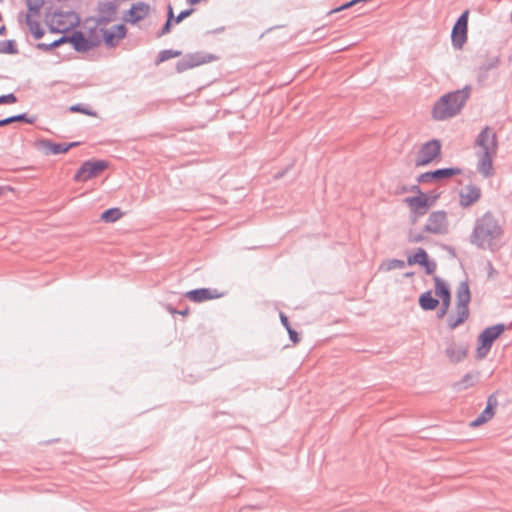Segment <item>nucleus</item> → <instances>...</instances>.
<instances>
[{"label":"nucleus","mask_w":512,"mask_h":512,"mask_svg":"<svg viewBox=\"0 0 512 512\" xmlns=\"http://www.w3.org/2000/svg\"><path fill=\"white\" fill-rule=\"evenodd\" d=\"M504 234L502 226L491 211L477 218L470 234V243L482 250L495 251Z\"/></svg>","instance_id":"f257e3e1"},{"label":"nucleus","mask_w":512,"mask_h":512,"mask_svg":"<svg viewBox=\"0 0 512 512\" xmlns=\"http://www.w3.org/2000/svg\"><path fill=\"white\" fill-rule=\"evenodd\" d=\"M470 94L471 86L469 85L460 90L444 94L433 106V119L442 121L459 114L469 99Z\"/></svg>","instance_id":"f03ea898"},{"label":"nucleus","mask_w":512,"mask_h":512,"mask_svg":"<svg viewBox=\"0 0 512 512\" xmlns=\"http://www.w3.org/2000/svg\"><path fill=\"white\" fill-rule=\"evenodd\" d=\"M506 329L507 326L504 323L485 328L478 336V345L475 354L476 359H484L490 352L494 341L498 339Z\"/></svg>","instance_id":"7ed1b4c3"},{"label":"nucleus","mask_w":512,"mask_h":512,"mask_svg":"<svg viewBox=\"0 0 512 512\" xmlns=\"http://www.w3.org/2000/svg\"><path fill=\"white\" fill-rule=\"evenodd\" d=\"M215 60H217V57L211 53H203V52L188 53L185 56H183L176 63L175 69L178 73H182L188 69H192L194 67H197L202 64H206V63H209V62H212Z\"/></svg>","instance_id":"20e7f679"},{"label":"nucleus","mask_w":512,"mask_h":512,"mask_svg":"<svg viewBox=\"0 0 512 512\" xmlns=\"http://www.w3.org/2000/svg\"><path fill=\"white\" fill-rule=\"evenodd\" d=\"M107 167L108 163L104 160L85 161L77 170L74 180L78 182H86L99 176Z\"/></svg>","instance_id":"39448f33"},{"label":"nucleus","mask_w":512,"mask_h":512,"mask_svg":"<svg viewBox=\"0 0 512 512\" xmlns=\"http://www.w3.org/2000/svg\"><path fill=\"white\" fill-rule=\"evenodd\" d=\"M449 231V222L447 213L444 210L432 212L424 225V232L445 235Z\"/></svg>","instance_id":"423d86ee"},{"label":"nucleus","mask_w":512,"mask_h":512,"mask_svg":"<svg viewBox=\"0 0 512 512\" xmlns=\"http://www.w3.org/2000/svg\"><path fill=\"white\" fill-rule=\"evenodd\" d=\"M441 154V142L437 139H432L424 143L418 151L415 166L423 167L430 164L433 160L438 158Z\"/></svg>","instance_id":"0eeeda50"},{"label":"nucleus","mask_w":512,"mask_h":512,"mask_svg":"<svg viewBox=\"0 0 512 512\" xmlns=\"http://www.w3.org/2000/svg\"><path fill=\"white\" fill-rule=\"evenodd\" d=\"M461 173L462 170L457 167L440 168L434 171H429L420 174L417 177V182L422 184L430 182H439L441 180L450 179L456 175H460Z\"/></svg>","instance_id":"6e6552de"},{"label":"nucleus","mask_w":512,"mask_h":512,"mask_svg":"<svg viewBox=\"0 0 512 512\" xmlns=\"http://www.w3.org/2000/svg\"><path fill=\"white\" fill-rule=\"evenodd\" d=\"M474 146L481 148V151L497 153L498 139L496 133L491 127L485 126L477 135Z\"/></svg>","instance_id":"1a4fd4ad"},{"label":"nucleus","mask_w":512,"mask_h":512,"mask_svg":"<svg viewBox=\"0 0 512 512\" xmlns=\"http://www.w3.org/2000/svg\"><path fill=\"white\" fill-rule=\"evenodd\" d=\"M469 345L465 342L457 343L453 338L446 339L445 356L452 364L462 362L468 355Z\"/></svg>","instance_id":"9d476101"},{"label":"nucleus","mask_w":512,"mask_h":512,"mask_svg":"<svg viewBox=\"0 0 512 512\" xmlns=\"http://www.w3.org/2000/svg\"><path fill=\"white\" fill-rule=\"evenodd\" d=\"M439 195L428 197L425 194L407 197L405 202L411 208V211L418 215H424L428 209L434 204Z\"/></svg>","instance_id":"9b49d317"},{"label":"nucleus","mask_w":512,"mask_h":512,"mask_svg":"<svg viewBox=\"0 0 512 512\" xmlns=\"http://www.w3.org/2000/svg\"><path fill=\"white\" fill-rule=\"evenodd\" d=\"M102 38L107 47L113 48L126 36L127 29L124 24L115 25L111 28L103 26Z\"/></svg>","instance_id":"f8f14e48"},{"label":"nucleus","mask_w":512,"mask_h":512,"mask_svg":"<svg viewBox=\"0 0 512 512\" xmlns=\"http://www.w3.org/2000/svg\"><path fill=\"white\" fill-rule=\"evenodd\" d=\"M117 10L118 6L114 2L108 1L100 3L95 22L97 25L106 26L110 22H113L117 19Z\"/></svg>","instance_id":"ddd939ff"},{"label":"nucleus","mask_w":512,"mask_h":512,"mask_svg":"<svg viewBox=\"0 0 512 512\" xmlns=\"http://www.w3.org/2000/svg\"><path fill=\"white\" fill-rule=\"evenodd\" d=\"M64 43H71L74 49L78 52H87L95 47V42H92L81 31H74L72 35H63Z\"/></svg>","instance_id":"4468645a"},{"label":"nucleus","mask_w":512,"mask_h":512,"mask_svg":"<svg viewBox=\"0 0 512 512\" xmlns=\"http://www.w3.org/2000/svg\"><path fill=\"white\" fill-rule=\"evenodd\" d=\"M150 12V6L144 2L138 1L131 5L130 9L123 15L125 22L135 24L140 20H143L148 16Z\"/></svg>","instance_id":"2eb2a0df"},{"label":"nucleus","mask_w":512,"mask_h":512,"mask_svg":"<svg viewBox=\"0 0 512 512\" xmlns=\"http://www.w3.org/2000/svg\"><path fill=\"white\" fill-rule=\"evenodd\" d=\"M481 198V189L473 184L464 186L459 192V204L462 208H469Z\"/></svg>","instance_id":"dca6fc26"},{"label":"nucleus","mask_w":512,"mask_h":512,"mask_svg":"<svg viewBox=\"0 0 512 512\" xmlns=\"http://www.w3.org/2000/svg\"><path fill=\"white\" fill-rule=\"evenodd\" d=\"M497 153L481 151L477 162V172L483 178H490L494 175L493 158Z\"/></svg>","instance_id":"f3484780"},{"label":"nucleus","mask_w":512,"mask_h":512,"mask_svg":"<svg viewBox=\"0 0 512 512\" xmlns=\"http://www.w3.org/2000/svg\"><path fill=\"white\" fill-rule=\"evenodd\" d=\"M498 405V400L496 395L493 393L488 396L487 398V405L485 409L480 413V415L474 419L471 423V427H478L486 422H488L490 419L493 418L495 414V408Z\"/></svg>","instance_id":"a211bd4d"},{"label":"nucleus","mask_w":512,"mask_h":512,"mask_svg":"<svg viewBox=\"0 0 512 512\" xmlns=\"http://www.w3.org/2000/svg\"><path fill=\"white\" fill-rule=\"evenodd\" d=\"M218 296L219 295L217 294V291L210 288H198L185 293V297L195 303H201L207 300L215 299Z\"/></svg>","instance_id":"6ab92c4d"},{"label":"nucleus","mask_w":512,"mask_h":512,"mask_svg":"<svg viewBox=\"0 0 512 512\" xmlns=\"http://www.w3.org/2000/svg\"><path fill=\"white\" fill-rule=\"evenodd\" d=\"M37 145L46 155H56L67 152L66 143H55L48 139H41L38 141Z\"/></svg>","instance_id":"aec40b11"},{"label":"nucleus","mask_w":512,"mask_h":512,"mask_svg":"<svg viewBox=\"0 0 512 512\" xmlns=\"http://www.w3.org/2000/svg\"><path fill=\"white\" fill-rule=\"evenodd\" d=\"M499 65V58L492 57L487 59L479 68L477 73V82L480 85H485L488 80V72L492 69L497 68Z\"/></svg>","instance_id":"412c9836"},{"label":"nucleus","mask_w":512,"mask_h":512,"mask_svg":"<svg viewBox=\"0 0 512 512\" xmlns=\"http://www.w3.org/2000/svg\"><path fill=\"white\" fill-rule=\"evenodd\" d=\"M468 28L454 25L451 32L452 46L461 49L467 41Z\"/></svg>","instance_id":"4be33fe9"},{"label":"nucleus","mask_w":512,"mask_h":512,"mask_svg":"<svg viewBox=\"0 0 512 512\" xmlns=\"http://www.w3.org/2000/svg\"><path fill=\"white\" fill-rule=\"evenodd\" d=\"M420 307L424 311H432L439 305V300L432 296L431 291L422 293L418 299Z\"/></svg>","instance_id":"5701e85b"},{"label":"nucleus","mask_w":512,"mask_h":512,"mask_svg":"<svg viewBox=\"0 0 512 512\" xmlns=\"http://www.w3.org/2000/svg\"><path fill=\"white\" fill-rule=\"evenodd\" d=\"M434 283L436 296L441 298L442 301H451V292L445 282L440 277L435 276Z\"/></svg>","instance_id":"b1692460"},{"label":"nucleus","mask_w":512,"mask_h":512,"mask_svg":"<svg viewBox=\"0 0 512 512\" xmlns=\"http://www.w3.org/2000/svg\"><path fill=\"white\" fill-rule=\"evenodd\" d=\"M456 305L468 306L471 300L470 289L467 282H461L456 292Z\"/></svg>","instance_id":"393cba45"},{"label":"nucleus","mask_w":512,"mask_h":512,"mask_svg":"<svg viewBox=\"0 0 512 512\" xmlns=\"http://www.w3.org/2000/svg\"><path fill=\"white\" fill-rule=\"evenodd\" d=\"M33 15H26V24L35 39H40L44 35V30L41 28L40 23L32 19Z\"/></svg>","instance_id":"a878e982"},{"label":"nucleus","mask_w":512,"mask_h":512,"mask_svg":"<svg viewBox=\"0 0 512 512\" xmlns=\"http://www.w3.org/2000/svg\"><path fill=\"white\" fill-rule=\"evenodd\" d=\"M427 259H429L427 252L423 248H418L416 250V252L414 253V255L409 256L407 258V264L408 265H414V264L422 265V264L426 263Z\"/></svg>","instance_id":"bb28decb"},{"label":"nucleus","mask_w":512,"mask_h":512,"mask_svg":"<svg viewBox=\"0 0 512 512\" xmlns=\"http://www.w3.org/2000/svg\"><path fill=\"white\" fill-rule=\"evenodd\" d=\"M280 320H281L282 325L286 328V330H287V332H288V334H289V338H290V340H291L294 344L298 343V342L300 341V337H299L298 332H297V331H295V330L291 327L290 322H289V320H288V317H287L284 313H282V312H280Z\"/></svg>","instance_id":"cd10ccee"},{"label":"nucleus","mask_w":512,"mask_h":512,"mask_svg":"<svg viewBox=\"0 0 512 512\" xmlns=\"http://www.w3.org/2000/svg\"><path fill=\"white\" fill-rule=\"evenodd\" d=\"M14 122H25V123L32 124V123H34V118H29L27 116V114H25V113L11 116V117L0 120V127H4V126L9 125Z\"/></svg>","instance_id":"c85d7f7f"},{"label":"nucleus","mask_w":512,"mask_h":512,"mask_svg":"<svg viewBox=\"0 0 512 512\" xmlns=\"http://www.w3.org/2000/svg\"><path fill=\"white\" fill-rule=\"evenodd\" d=\"M101 30H103V26L97 25V23L95 22V26L90 29L89 34L87 36L89 40L95 42V47L99 46L103 42Z\"/></svg>","instance_id":"c756f323"},{"label":"nucleus","mask_w":512,"mask_h":512,"mask_svg":"<svg viewBox=\"0 0 512 512\" xmlns=\"http://www.w3.org/2000/svg\"><path fill=\"white\" fill-rule=\"evenodd\" d=\"M406 263L404 260L400 259H389L383 262L380 266V269L385 271H391L394 269H403Z\"/></svg>","instance_id":"7c9ffc66"},{"label":"nucleus","mask_w":512,"mask_h":512,"mask_svg":"<svg viewBox=\"0 0 512 512\" xmlns=\"http://www.w3.org/2000/svg\"><path fill=\"white\" fill-rule=\"evenodd\" d=\"M18 48L14 40L0 41V53L1 54H18Z\"/></svg>","instance_id":"2f4dec72"},{"label":"nucleus","mask_w":512,"mask_h":512,"mask_svg":"<svg viewBox=\"0 0 512 512\" xmlns=\"http://www.w3.org/2000/svg\"><path fill=\"white\" fill-rule=\"evenodd\" d=\"M476 375H473L472 373L465 374L460 381L455 383V388L457 390H463L467 389L468 387H471L475 383Z\"/></svg>","instance_id":"473e14b6"},{"label":"nucleus","mask_w":512,"mask_h":512,"mask_svg":"<svg viewBox=\"0 0 512 512\" xmlns=\"http://www.w3.org/2000/svg\"><path fill=\"white\" fill-rule=\"evenodd\" d=\"M122 216L120 209L111 208L104 211L101 215V219L105 222H115Z\"/></svg>","instance_id":"72a5a7b5"},{"label":"nucleus","mask_w":512,"mask_h":512,"mask_svg":"<svg viewBox=\"0 0 512 512\" xmlns=\"http://www.w3.org/2000/svg\"><path fill=\"white\" fill-rule=\"evenodd\" d=\"M44 0H26L28 14L39 16Z\"/></svg>","instance_id":"f704fd0d"},{"label":"nucleus","mask_w":512,"mask_h":512,"mask_svg":"<svg viewBox=\"0 0 512 512\" xmlns=\"http://www.w3.org/2000/svg\"><path fill=\"white\" fill-rule=\"evenodd\" d=\"M62 44H64V38L60 37L59 39H57L49 44L38 43L36 45V48L43 52H50L52 49L57 48V47L61 46Z\"/></svg>","instance_id":"c9c22d12"},{"label":"nucleus","mask_w":512,"mask_h":512,"mask_svg":"<svg viewBox=\"0 0 512 512\" xmlns=\"http://www.w3.org/2000/svg\"><path fill=\"white\" fill-rule=\"evenodd\" d=\"M424 229L421 232H416L414 230H410L408 233L407 240L409 243H420L427 240V236L425 235Z\"/></svg>","instance_id":"e433bc0d"},{"label":"nucleus","mask_w":512,"mask_h":512,"mask_svg":"<svg viewBox=\"0 0 512 512\" xmlns=\"http://www.w3.org/2000/svg\"><path fill=\"white\" fill-rule=\"evenodd\" d=\"M175 18L176 17H174L173 9H172L171 5H168L167 20H166L165 24L162 26V35L170 32L171 25L174 22Z\"/></svg>","instance_id":"4c0bfd02"},{"label":"nucleus","mask_w":512,"mask_h":512,"mask_svg":"<svg viewBox=\"0 0 512 512\" xmlns=\"http://www.w3.org/2000/svg\"><path fill=\"white\" fill-rule=\"evenodd\" d=\"M69 111L72 113H82V114L89 115V116H96V112L91 111L90 109L86 108L82 104L72 105L69 108Z\"/></svg>","instance_id":"58836bf2"},{"label":"nucleus","mask_w":512,"mask_h":512,"mask_svg":"<svg viewBox=\"0 0 512 512\" xmlns=\"http://www.w3.org/2000/svg\"><path fill=\"white\" fill-rule=\"evenodd\" d=\"M447 322L450 329H455L461 324H463L465 321L463 320L462 317L450 315L447 319Z\"/></svg>","instance_id":"ea45409f"},{"label":"nucleus","mask_w":512,"mask_h":512,"mask_svg":"<svg viewBox=\"0 0 512 512\" xmlns=\"http://www.w3.org/2000/svg\"><path fill=\"white\" fill-rule=\"evenodd\" d=\"M180 55H181V51H178V50H172V49L162 50V62L169 60L171 58H174V57H178Z\"/></svg>","instance_id":"a19ab883"},{"label":"nucleus","mask_w":512,"mask_h":512,"mask_svg":"<svg viewBox=\"0 0 512 512\" xmlns=\"http://www.w3.org/2000/svg\"><path fill=\"white\" fill-rule=\"evenodd\" d=\"M469 10H465L456 20L454 25L463 26L468 28Z\"/></svg>","instance_id":"79ce46f5"},{"label":"nucleus","mask_w":512,"mask_h":512,"mask_svg":"<svg viewBox=\"0 0 512 512\" xmlns=\"http://www.w3.org/2000/svg\"><path fill=\"white\" fill-rule=\"evenodd\" d=\"M457 316L462 317L466 321L469 317V307L464 305H456Z\"/></svg>","instance_id":"37998d69"},{"label":"nucleus","mask_w":512,"mask_h":512,"mask_svg":"<svg viewBox=\"0 0 512 512\" xmlns=\"http://www.w3.org/2000/svg\"><path fill=\"white\" fill-rule=\"evenodd\" d=\"M421 266H423L425 268V272L428 275L433 274L436 271V268H437L436 262L435 261H430L429 259H427L426 263L422 264Z\"/></svg>","instance_id":"c03bdc74"},{"label":"nucleus","mask_w":512,"mask_h":512,"mask_svg":"<svg viewBox=\"0 0 512 512\" xmlns=\"http://www.w3.org/2000/svg\"><path fill=\"white\" fill-rule=\"evenodd\" d=\"M194 12L193 8L185 9L181 11L178 16L174 19V23L178 24Z\"/></svg>","instance_id":"a18cd8bd"},{"label":"nucleus","mask_w":512,"mask_h":512,"mask_svg":"<svg viewBox=\"0 0 512 512\" xmlns=\"http://www.w3.org/2000/svg\"><path fill=\"white\" fill-rule=\"evenodd\" d=\"M15 102H17V97L13 93L0 96V104H12Z\"/></svg>","instance_id":"49530a36"},{"label":"nucleus","mask_w":512,"mask_h":512,"mask_svg":"<svg viewBox=\"0 0 512 512\" xmlns=\"http://www.w3.org/2000/svg\"><path fill=\"white\" fill-rule=\"evenodd\" d=\"M450 302L451 301H446V304H445V301H442L441 308L437 311V318L438 319L443 318L447 314L448 309L450 307Z\"/></svg>","instance_id":"de8ad7c7"},{"label":"nucleus","mask_w":512,"mask_h":512,"mask_svg":"<svg viewBox=\"0 0 512 512\" xmlns=\"http://www.w3.org/2000/svg\"><path fill=\"white\" fill-rule=\"evenodd\" d=\"M166 309L171 313V314H179V315H182V316H186L188 313H189V308L188 307H185L184 309L182 310H176L174 309L171 305H167L166 306Z\"/></svg>","instance_id":"09e8293b"},{"label":"nucleus","mask_w":512,"mask_h":512,"mask_svg":"<svg viewBox=\"0 0 512 512\" xmlns=\"http://www.w3.org/2000/svg\"><path fill=\"white\" fill-rule=\"evenodd\" d=\"M356 3L353 2V0L343 4L342 6H340L339 8L335 9V10H332L331 12H337V11H340V10H343V9H346V8H349V7H352L353 5H355Z\"/></svg>","instance_id":"8fccbe9b"},{"label":"nucleus","mask_w":512,"mask_h":512,"mask_svg":"<svg viewBox=\"0 0 512 512\" xmlns=\"http://www.w3.org/2000/svg\"><path fill=\"white\" fill-rule=\"evenodd\" d=\"M409 191L410 192H413V193H416L417 195H423L424 193L421 191L419 185H412L411 187H409Z\"/></svg>","instance_id":"3c124183"},{"label":"nucleus","mask_w":512,"mask_h":512,"mask_svg":"<svg viewBox=\"0 0 512 512\" xmlns=\"http://www.w3.org/2000/svg\"><path fill=\"white\" fill-rule=\"evenodd\" d=\"M406 192H409V187L404 186V185L399 187V189L396 191L397 194L406 193Z\"/></svg>","instance_id":"603ef678"},{"label":"nucleus","mask_w":512,"mask_h":512,"mask_svg":"<svg viewBox=\"0 0 512 512\" xmlns=\"http://www.w3.org/2000/svg\"><path fill=\"white\" fill-rule=\"evenodd\" d=\"M78 145H79V142H71V143H69V144H66L67 152H68L71 148L76 147V146H78Z\"/></svg>","instance_id":"864d4df0"},{"label":"nucleus","mask_w":512,"mask_h":512,"mask_svg":"<svg viewBox=\"0 0 512 512\" xmlns=\"http://www.w3.org/2000/svg\"><path fill=\"white\" fill-rule=\"evenodd\" d=\"M5 34H6V27H5L4 25H2V26L0 27V36H3V35H5Z\"/></svg>","instance_id":"5fc2aeb1"},{"label":"nucleus","mask_w":512,"mask_h":512,"mask_svg":"<svg viewBox=\"0 0 512 512\" xmlns=\"http://www.w3.org/2000/svg\"><path fill=\"white\" fill-rule=\"evenodd\" d=\"M189 4L191 5H195L197 3H199L201 0H186Z\"/></svg>","instance_id":"6e6d98bb"},{"label":"nucleus","mask_w":512,"mask_h":512,"mask_svg":"<svg viewBox=\"0 0 512 512\" xmlns=\"http://www.w3.org/2000/svg\"><path fill=\"white\" fill-rule=\"evenodd\" d=\"M155 63L158 65L160 64V53L157 55L156 59H155Z\"/></svg>","instance_id":"4d7b16f0"},{"label":"nucleus","mask_w":512,"mask_h":512,"mask_svg":"<svg viewBox=\"0 0 512 512\" xmlns=\"http://www.w3.org/2000/svg\"><path fill=\"white\" fill-rule=\"evenodd\" d=\"M488 266L490 268V273H492L493 272V267H492V264L490 262H488Z\"/></svg>","instance_id":"13d9d810"},{"label":"nucleus","mask_w":512,"mask_h":512,"mask_svg":"<svg viewBox=\"0 0 512 512\" xmlns=\"http://www.w3.org/2000/svg\"><path fill=\"white\" fill-rule=\"evenodd\" d=\"M412 275H413V273H412V272H407V273H405V277H410V276H412Z\"/></svg>","instance_id":"bf43d9fd"},{"label":"nucleus","mask_w":512,"mask_h":512,"mask_svg":"<svg viewBox=\"0 0 512 512\" xmlns=\"http://www.w3.org/2000/svg\"><path fill=\"white\" fill-rule=\"evenodd\" d=\"M223 30H224V27H221V28L215 30L214 32H219V31H223Z\"/></svg>","instance_id":"052dcab7"},{"label":"nucleus","mask_w":512,"mask_h":512,"mask_svg":"<svg viewBox=\"0 0 512 512\" xmlns=\"http://www.w3.org/2000/svg\"><path fill=\"white\" fill-rule=\"evenodd\" d=\"M510 21H511V24H512V10H511V13H510Z\"/></svg>","instance_id":"680f3d73"},{"label":"nucleus","mask_w":512,"mask_h":512,"mask_svg":"<svg viewBox=\"0 0 512 512\" xmlns=\"http://www.w3.org/2000/svg\"><path fill=\"white\" fill-rule=\"evenodd\" d=\"M3 193V188L0 187V195Z\"/></svg>","instance_id":"e2e57ef3"},{"label":"nucleus","mask_w":512,"mask_h":512,"mask_svg":"<svg viewBox=\"0 0 512 512\" xmlns=\"http://www.w3.org/2000/svg\"><path fill=\"white\" fill-rule=\"evenodd\" d=\"M3 0H0V2H2Z\"/></svg>","instance_id":"0e129e2a"}]
</instances>
